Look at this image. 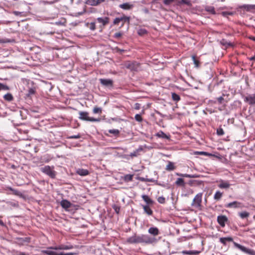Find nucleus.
Wrapping results in <instances>:
<instances>
[{
	"label": "nucleus",
	"mask_w": 255,
	"mask_h": 255,
	"mask_svg": "<svg viewBox=\"0 0 255 255\" xmlns=\"http://www.w3.org/2000/svg\"><path fill=\"white\" fill-rule=\"evenodd\" d=\"M157 241L154 237H151L145 234H135L127 240V242L129 244H151L156 243Z\"/></svg>",
	"instance_id": "nucleus-1"
},
{
	"label": "nucleus",
	"mask_w": 255,
	"mask_h": 255,
	"mask_svg": "<svg viewBox=\"0 0 255 255\" xmlns=\"http://www.w3.org/2000/svg\"><path fill=\"white\" fill-rule=\"evenodd\" d=\"M202 193L197 194L191 203V206L196 209L198 210H201L202 209Z\"/></svg>",
	"instance_id": "nucleus-2"
},
{
	"label": "nucleus",
	"mask_w": 255,
	"mask_h": 255,
	"mask_svg": "<svg viewBox=\"0 0 255 255\" xmlns=\"http://www.w3.org/2000/svg\"><path fill=\"white\" fill-rule=\"evenodd\" d=\"M41 171L48 175L52 178H54L56 176V172L54 170V167H51L49 165H46L43 167L41 168Z\"/></svg>",
	"instance_id": "nucleus-3"
},
{
	"label": "nucleus",
	"mask_w": 255,
	"mask_h": 255,
	"mask_svg": "<svg viewBox=\"0 0 255 255\" xmlns=\"http://www.w3.org/2000/svg\"><path fill=\"white\" fill-rule=\"evenodd\" d=\"M79 119L83 121H90V122H100V119H95L94 118H90L88 116L89 113L87 112H79Z\"/></svg>",
	"instance_id": "nucleus-4"
},
{
	"label": "nucleus",
	"mask_w": 255,
	"mask_h": 255,
	"mask_svg": "<svg viewBox=\"0 0 255 255\" xmlns=\"http://www.w3.org/2000/svg\"><path fill=\"white\" fill-rule=\"evenodd\" d=\"M233 244H234V246L236 248L240 250L243 252L248 254L250 255H255V251L248 249V248H246L245 247L242 246L240 244H238L234 242H233Z\"/></svg>",
	"instance_id": "nucleus-5"
},
{
	"label": "nucleus",
	"mask_w": 255,
	"mask_h": 255,
	"mask_svg": "<svg viewBox=\"0 0 255 255\" xmlns=\"http://www.w3.org/2000/svg\"><path fill=\"white\" fill-rule=\"evenodd\" d=\"M225 207L227 208L242 209L244 207V205L241 202L235 201L225 204Z\"/></svg>",
	"instance_id": "nucleus-6"
},
{
	"label": "nucleus",
	"mask_w": 255,
	"mask_h": 255,
	"mask_svg": "<svg viewBox=\"0 0 255 255\" xmlns=\"http://www.w3.org/2000/svg\"><path fill=\"white\" fill-rule=\"evenodd\" d=\"M124 65L126 68L131 71H137L139 67V64L136 62H126Z\"/></svg>",
	"instance_id": "nucleus-7"
},
{
	"label": "nucleus",
	"mask_w": 255,
	"mask_h": 255,
	"mask_svg": "<svg viewBox=\"0 0 255 255\" xmlns=\"http://www.w3.org/2000/svg\"><path fill=\"white\" fill-rule=\"evenodd\" d=\"M100 82L101 84L106 87L112 88L113 86V81L109 79H100Z\"/></svg>",
	"instance_id": "nucleus-8"
},
{
	"label": "nucleus",
	"mask_w": 255,
	"mask_h": 255,
	"mask_svg": "<svg viewBox=\"0 0 255 255\" xmlns=\"http://www.w3.org/2000/svg\"><path fill=\"white\" fill-rule=\"evenodd\" d=\"M244 101L250 105H255V94L248 95L245 96Z\"/></svg>",
	"instance_id": "nucleus-9"
},
{
	"label": "nucleus",
	"mask_w": 255,
	"mask_h": 255,
	"mask_svg": "<svg viewBox=\"0 0 255 255\" xmlns=\"http://www.w3.org/2000/svg\"><path fill=\"white\" fill-rule=\"evenodd\" d=\"M50 249L55 250H68L73 249V246L72 245H61L59 246H57L53 248H50Z\"/></svg>",
	"instance_id": "nucleus-10"
},
{
	"label": "nucleus",
	"mask_w": 255,
	"mask_h": 255,
	"mask_svg": "<svg viewBox=\"0 0 255 255\" xmlns=\"http://www.w3.org/2000/svg\"><path fill=\"white\" fill-rule=\"evenodd\" d=\"M227 220L228 219L225 216L221 215L217 217V221L222 227H224L225 226V223Z\"/></svg>",
	"instance_id": "nucleus-11"
},
{
	"label": "nucleus",
	"mask_w": 255,
	"mask_h": 255,
	"mask_svg": "<svg viewBox=\"0 0 255 255\" xmlns=\"http://www.w3.org/2000/svg\"><path fill=\"white\" fill-rule=\"evenodd\" d=\"M119 7L125 10H129L133 8V4L129 2H126L120 4Z\"/></svg>",
	"instance_id": "nucleus-12"
},
{
	"label": "nucleus",
	"mask_w": 255,
	"mask_h": 255,
	"mask_svg": "<svg viewBox=\"0 0 255 255\" xmlns=\"http://www.w3.org/2000/svg\"><path fill=\"white\" fill-rule=\"evenodd\" d=\"M230 184L228 181L221 180L220 184L218 185V187L221 189H228L230 187Z\"/></svg>",
	"instance_id": "nucleus-13"
},
{
	"label": "nucleus",
	"mask_w": 255,
	"mask_h": 255,
	"mask_svg": "<svg viewBox=\"0 0 255 255\" xmlns=\"http://www.w3.org/2000/svg\"><path fill=\"white\" fill-rule=\"evenodd\" d=\"M61 206L62 208L67 209L71 207L72 204L67 200H62L60 203Z\"/></svg>",
	"instance_id": "nucleus-14"
},
{
	"label": "nucleus",
	"mask_w": 255,
	"mask_h": 255,
	"mask_svg": "<svg viewBox=\"0 0 255 255\" xmlns=\"http://www.w3.org/2000/svg\"><path fill=\"white\" fill-rule=\"evenodd\" d=\"M97 20L98 22L102 23L103 26L106 25L109 22V18L108 17H105L104 18L98 17Z\"/></svg>",
	"instance_id": "nucleus-15"
},
{
	"label": "nucleus",
	"mask_w": 255,
	"mask_h": 255,
	"mask_svg": "<svg viewBox=\"0 0 255 255\" xmlns=\"http://www.w3.org/2000/svg\"><path fill=\"white\" fill-rule=\"evenodd\" d=\"M155 136L162 138H165L167 139H170V135L166 134L162 130H160L159 132L156 133Z\"/></svg>",
	"instance_id": "nucleus-16"
},
{
	"label": "nucleus",
	"mask_w": 255,
	"mask_h": 255,
	"mask_svg": "<svg viewBox=\"0 0 255 255\" xmlns=\"http://www.w3.org/2000/svg\"><path fill=\"white\" fill-rule=\"evenodd\" d=\"M148 233L154 236H157L159 234V230L156 227H151L148 230Z\"/></svg>",
	"instance_id": "nucleus-17"
},
{
	"label": "nucleus",
	"mask_w": 255,
	"mask_h": 255,
	"mask_svg": "<svg viewBox=\"0 0 255 255\" xmlns=\"http://www.w3.org/2000/svg\"><path fill=\"white\" fill-rule=\"evenodd\" d=\"M77 173L80 176H86L89 174V172L87 169L79 168L77 170Z\"/></svg>",
	"instance_id": "nucleus-18"
},
{
	"label": "nucleus",
	"mask_w": 255,
	"mask_h": 255,
	"mask_svg": "<svg viewBox=\"0 0 255 255\" xmlns=\"http://www.w3.org/2000/svg\"><path fill=\"white\" fill-rule=\"evenodd\" d=\"M143 210L144 212L149 216H151L153 214V211L149 207L148 205H141Z\"/></svg>",
	"instance_id": "nucleus-19"
},
{
	"label": "nucleus",
	"mask_w": 255,
	"mask_h": 255,
	"mask_svg": "<svg viewBox=\"0 0 255 255\" xmlns=\"http://www.w3.org/2000/svg\"><path fill=\"white\" fill-rule=\"evenodd\" d=\"M219 241L224 245H226L227 242H233V239L232 237H228L225 238H220Z\"/></svg>",
	"instance_id": "nucleus-20"
},
{
	"label": "nucleus",
	"mask_w": 255,
	"mask_h": 255,
	"mask_svg": "<svg viewBox=\"0 0 255 255\" xmlns=\"http://www.w3.org/2000/svg\"><path fill=\"white\" fill-rule=\"evenodd\" d=\"M141 197L147 205H152L153 203V201L147 195H142Z\"/></svg>",
	"instance_id": "nucleus-21"
},
{
	"label": "nucleus",
	"mask_w": 255,
	"mask_h": 255,
	"mask_svg": "<svg viewBox=\"0 0 255 255\" xmlns=\"http://www.w3.org/2000/svg\"><path fill=\"white\" fill-rule=\"evenodd\" d=\"M175 169L174 163L171 161H168V164L166 165L165 169L167 171H172Z\"/></svg>",
	"instance_id": "nucleus-22"
},
{
	"label": "nucleus",
	"mask_w": 255,
	"mask_h": 255,
	"mask_svg": "<svg viewBox=\"0 0 255 255\" xmlns=\"http://www.w3.org/2000/svg\"><path fill=\"white\" fill-rule=\"evenodd\" d=\"M181 253L183 255H197L200 253L199 252L197 251H183Z\"/></svg>",
	"instance_id": "nucleus-23"
},
{
	"label": "nucleus",
	"mask_w": 255,
	"mask_h": 255,
	"mask_svg": "<svg viewBox=\"0 0 255 255\" xmlns=\"http://www.w3.org/2000/svg\"><path fill=\"white\" fill-rule=\"evenodd\" d=\"M223 193L221 192L220 191H217L214 194V199L216 201H219L221 199Z\"/></svg>",
	"instance_id": "nucleus-24"
},
{
	"label": "nucleus",
	"mask_w": 255,
	"mask_h": 255,
	"mask_svg": "<svg viewBox=\"0 0 255 255\" xmlns=\"http://www.w3.org/2000/svg\"><path fill=\"white\" fill-rule=\"evenodd\" d=\"M205 9L206 11L215 14V10L214 7L212 6L207 5L205 7Z\"/></svg>",
	"instance_id": "nucleus-25"
},
{
	"label": "nucleus",
	"mask_w": 255,
	"mask_h": 255,
	"mask_svg": "<svg viewBox=\"0 0 255 255\" xmlns=\"http://www.w3.org/2000/svg\"><path fill=\"white\" fill-rule=\"evenodd\" d=\"M176 175L178 176H181L182 177L196 178L197 177V176H196V175L182 174V173H177Z\"/></svg>",
	"instance_id": "nucleus-26"
},
{
	"label": "nucleus",
	"mask_w": 255,
	"mask_h": 255,
	"mask_svg": "<svg viewBox=\"0 0 255 255\" xmlns=\"http://www.w3.org/2000/svg\"><path fill=\"white\" fill-rule=\"evenodd\" d=\"M3 98L5 100L10 102L13 100V97L10 93H7L4 95Z\"/></svg>",
	"instance_id": "nucleus-27"
},
{
	"label": "nucleus",
	"mask_w": 255,
	"mask_h": 255,
	"mask_svg": "<svg viewBox=\"0 0 255 255\" xmlns=\"http://www.w3.org/2000/svg\"><path fill=\"white\" fill-rule=\"evenodd\" d=\"M171 96H172V99L174 101L177 102L180 101V97L179 95H178L176 93H172Z\"/></svg>",
	"instance_id": "nucleus-28"
},
{
	"label": "nucleus",
	"mask_w": 255,
	"mask_h": 255,
	"mask_svg": "<svg viewBox=\"0 0 255 255\" xmlns=\"http://www.w3.org/2000/svg\"><path fill=\"white\" fill-rule=\"evenodd\" d=\"M239 215L241 218L243 219L247 218L249 216L250 214L248 212L244 211L239 213Z\"/></svg>",
	"instance_id": "nucleus-29"
},
{
	"label": "nucleus",
	"mask_w": 255,
	"mask_h": 255,
	"mask_svg": "<svg viewBox=\"0 0 255 255\" xmlns=\"http://www.w3.org/2000/svg\"><path fill=\"white\" fill-rule=\"evenodd\" d=\"M175 184L178 186H184L185 185L184 181L183 179L181 178H177V180L175 182Z\"/></svg>",
	"instance_id": "nucleus-30"
},
{
	"label": "nucleus",
	"mask_w": 255,
	"mask_h": 255,
	"mask_svg": "<svg viewBox=\"0 0 255 255\" xmlns=\"http://www.w3.org/2000/svg\"><path fill=\"white\" fill-rule=\"evenodd\" d=\"M8 189L9 190L13 192V194H14L15 195H17L18 196H22V194L20 191H19L17 190H15V189H14L12 188L11 187H9Z\"/></svg>",
	"instance_id": "nucleus-31"
},
{
	"label": "nucleus",
	"mask_w": 255,
	"mask_h": 255,
	"mask_svg": "<svg viewBox=\"0 0 255 255\" xmlns=\"http://www.w3.org/2000/svg\"><path fill=\"white\" fill-rule=\"evenodd\" d=\"M133 178V175L131 174H127L124 177V180L126 181H132Z\"/></svg>",
	"instance_id": "nucleus-32"
},
{
	"label": "nucleus",
	"mask_w": 255,
	"mask_h": 255,
	"mask_svg": "<svg viewBox=\"0 0 255 255\" xmlns=\"http://www.w3.org/2000/svg\"><path fill=\"white\" fill-rule=\"evenodd\" d=\"M85 3L91 6H96V0H86Z\"/></svg>",
	"instance_id": "nucleus-33"
},
{
	"label": "nucleus",
	"mask_w": 255,
	"mask_h": 255,
	"mask_svg": "<svg viewBox=\"0 0 255 255\" xmlns=\"http://www.w3.org/2000/svg\"><path fill=\"white\" fill-rule=\"evenodd\" d=\"M109 132L115 135H118L120 133V131L117 129H112L109 130Z\"/></svg>",
	"instance_id": "nucleus-34"
},
{
	"label": "nucleus",
	"mask_w": 255,
	"mask_h": 255,
	"mask_svg": "<svg viewBox=\"0 0 255 255\" xmlns=\"http://www.w3.org/2000/svg\"><path fill=\"white\" fill-rule=\"evenodd\" d=\"M43 252L44 254H46L48 255H57L58 254L57 253H56L54 251H49V250L43 251Z\"/></svg>",
	"instance_id": "nucleus-35"
},
{
	"label": "nucleus",
	"mask_w": 255,
	"mask_h": 255,
	"mask_svg": "<svg viewBox=\"0 0 255 255\" xmlns=\"http://www.w3.org/2000/svg\"><path fill=\"white\" fill-rule=\"evenodd\" d=\"M122 19V21H124V22H127L128 24L130 22V17L127 16H123L121 17Z\"/></svg>",
	"instance_id": "nucleus-36"
},
{
	"label": "nucleus",
	"mask_w": 255,
	"mask_h": 255,
	"mask_svg": "<svg viewBox=\"0 0 255 255\" xmlns=\"http://www.w3.org/2000/svg\"><path fill=\"white\" fill-rule=\"evenodd\" d=\"M241 8H244L245 9H251L254 7V6L250 4H244L243 5L241 6Z\"/></svg>",
	"instance_id": "nucleus-37"
},
{
	"label": "nucleus",
	"mask_w": 255,
	"mask_h": 255,
	"mask_svg": "<svg viewBox=\"0 0 255 255\" xmlns=\"http://www.w3.org/2000/svg\"><path fill=\"white\" fill-rule=\"evenodd\" d=\"M195 154L196 155H210L211 154L207 152L204 151H196L195 152Z\"/></svg>",
	"instance_id": "nucleus-38"
},
{
	"label": "nucleus",
	"mask_w": 255,
	"mask_h": 255,
	"mask_svg": "<svg viewBox=\"0 0 255 255\" xmlns=\"http://www.w3.org/2000/svg\"><path fill=\"white\" fill-rule=\"evenodd\" d=\"M93 112L94 114H101L102 113V109L99 107H95L93 109Z\"/></svg>",
	"instance_id": "nucleus-39"
},
{
	"label": "nucleus",
	"mask_w": 255,
	"mask_h": 255,
	"mask_svg": "<svg viewBox=\"0 0 255 255\" xmlns=\"http://www.w3.org/2000/svg\"><path fill=\"white\" fill-rule=\"evenodd\" d=\"M35 92V90L34 89L30 88L28 90V93L27 94V96H30L34 94Z\"/></svg>",
	"instance_id": "nucleus-40"
},
{
	"label": "nucleus",
	"mask_w": 255,
	"mask_h": 255,
	"mask_svg": "<svg viewBox=\"0 0 255 255\" xmlns=\"http://www.w3.org/2000/svg\"><path fill=\"white\" fill-rule=\"evenodd\" d=\"M9 89V88L7 86L1 83L0 84V90H8Z\"/></svg>",
	"instance_id": "nucleus-41"
},
{
	"label": "nucleus",
	"mask_w": 255,
	"mask_h": 255,
	"mask_svg": "<svg viewBox=\"0 0 255 255\" xmlns=\"http://www.w3.org/2000/svg\"><path fill=\"white\" fill-rule=\"evenodd\" d=\"M157 201L161 204H163L165 202V199L163 196L159 197L157 199Z\"/></svg>",
	"instance_id": "nucleus-42"
},
{
	"label": "nucleus",
	"mask_w": 255,
	"mask_h": 255,
	"mask_svg": "<svg viewBox=\"0 0 255 255\" xmlns=\"http://www.w3.org/2000/svg\"><path fill=\"white\" fill-rule=\"evenodd\" d=\"M134 118L136 121L139 122H141L142 121V118L141 115L139 114L135 115Z\"/></svg>",
	"instance_id": "nucleus-43"
},
{
	"label": "nucleus",
	"mask_w": 255,
	"mask_h": 255,
	"mask_svg": "<svg viewBox=\"0 0 255 255\" xmlns=\"http://www.w3.org/2000/svg\"><path fill=\"white\" fill-rule=\"evenodd\" d=\"M147 33V31L145 29H139L138 30V34L140 35H142Z\"/></svg>",
	"instance_id": "nucleus-44"
},
{
	"label": "nucleus",
	"mask_w": 255,
	"mask_h": 255,
	"mask_svg": "<svg viewBox=\"0 0 255 255\" xmlns=\"http://www.w3.org/2000/svg\"><path fill=\"white\" fill-rule=\"evenodd\" d=\"M217 133L218 135H223L224 134V131L222 128H219L217 130Z\"/></svg>",
	"instance_id": "nucleus-45"
},
{
	"label": "nucleus",
	"mask_w": 255,
	"mask_h": 255,
	"mask_svg": "<svg viewBox=\"0 0 255 255\" xmlns=\"http://www.w3.org/2000/svg\"><path fill=\"white\" fill-rule=\"evenodd\" d=\"M54 2V1H45V0H41L40 1V3L43 4V5L52 4Z\"/></svg>",
	"instance_id": "nucleus-46"
},
{
	"label": "nucleus",
	"mask_w": 255,
	"mask_h": 255,
	"mask_svg": "<svg viewBox=\"0 0 255 255\" xmlns=\"http://www.w3.org/2000/svg\"><path fill=\"white\" fill-rule=\"evenodd\" d=\"M121 21H122V19L121 17H117L114 19L113 23L115 25L118 24Z\"/></svg>",
	"instance_id": "nucleus-47"
},
{
	"label": "nucleus",
	"mask_w": 255,
	"mask_h": 255,
	"mask_svg": "<svg viewBox=\"0 0 255 255\" xmlns=\"http://www.w3.org/2000/svg\"><path fill=\"white\" fill-rule=\"evenodd\" d=\"M89 28L91 30H95L96 29V25H95V22H91L90 23V26H89Z\"/></svg>",
	"instance_id": "nucleus-48"
},
{
	"label": "nucleus",
	"mask_w": 255,
	"mask_h": 255,
	"mask_svg": "<svg viewBox=\"0 0 255 255\" xmlns=\"http://www.w3.org/2000/svg\"><path fill=\"white\" fill-rule=\"evenodd\" d=\"M221 43L225 45V46H231L232 44L230 42H228L227 41H225V40L223 39L221 41Z\"/></svg>",
	"instance_id": "nucleus-49"
},
{
	"label": "nucleus",
	"mask_w": 255,
	"mask_h": 255,
	"mask_svg": "<svg viewBox=\"0 0 255 255\" xmlns=\"http://www.w3.org/2000/svg\"><path fill=\"white\" fill-rule=\"evenodd\" d=\"M174 0H164L163 3L165 5H169L171 4Z\"/></svg>",
	"instance_id": "nucleus-50"
},
{
	"label": "nucleus",
	"mask_w": 255,
	"mask_h": 255,
	"mask_svg": "<svg viewBox=\"0 0 255 255\" xmlns=\"http://www.w3.org/2000/svg\"><path fill=\"white\" fill-rule=\"evenodd\" d=\"M74 253H64L63 252L58 253L57 255H74Z\"/></svg>",
	"instance_id": "nucleus-51"
},
{
	"label": "nucleus",
	"mask_w": 255,
	"mask_h": 255,
	"mask_svg": "<svg viewBox=\"0 0 255 255\" xmlns=\"http://www.w3.org/2000/svg\"><path fill=\"white\" fill-rule=\"evenodd\" d=\"M179 3H184L189 5L190 4V1L188 0H181V1L179 2Z\"/></svg>",
	"instance_id": "nucleus-52"
},
{
	"label": "nucleus",
	"mask_w": 255,
	"mask_h": 255,
	"mask_svg": "<svg viewBox=\"0 0 255 255\" xmlns=\"http://www.w3.org/2000/svg\"><path fill=\"white\" fill-rule=\"evenodd\" d=\"M217 100L218 101V103L219 104H221L223 103L224 99L223 98V97H220L217 98Z\"/></svg>",
	"instance_id": "nucleus-53"
},
{
	"label": "nucleus",
	"mask_w": 255,
	"mask_h": 255,
	"mask_svg": "<svg viewBox=\"0 0 255 255\" xmlns=\"http://www.w3.org/2000/svg\"><path fill=\"white\" fill-rule=\"evenodd\" d=\"M81 136L79 134H77V135H72L71 136L69 137L70 138H72V139H78L79 138H80Z\"/></svg>",
	"instance_id": "nucleus-54"
},
{
	"label": "nucleus",
	"mask_w": 255,
	"mask_h": 255,
	"mask_svg": "<svg viewBox=\"0 0 255 255\" xmlns=\"http://www.w3.org/2000/svg\"><path fill=\"white\" fill-rule=\"evenodd\" d=\"M106 0H96V6H97L102 2H104Z\"/></svg>",
	"instance_id": "nucleus-55"
},
{
	"label": "nucleus",
	"mask_w": 255,
	"mask_h": 255,
	"mask_svg": "<svg viewBox=\"0 0 255 255\" xmlns=\"http://www.w3.org/2000/svg\"><path fill=\"white\" fill-rule=\"evenodd\" d=\"M138 155V153L136 150L134 151L133 152L130 153V156L131 157H135Z\"/></svg>",
	"instance_id": "nucleus-56"
},
{
	"label": "nucleus",
	"mask_w": 255,
	"mask_h": 255,
	"mask_svg": "<svg viewBox=\"0 0 255 255\" xmlns=\"http://www.w3.org/2000/svg\"><path fill=\"white\" fill-rule=\"evenodd\" d=\"M194 63L195 65V66L198 67L199 65V61L197 60H195V61H194Z\"/></svg>",
	"instance_id": "nucleus-57"
},
{
	"label": "nucleus",
	"mask_w": 255,
	"mask_h": 255,
	"mask_svg": "<svg viewBox=\"0 0 255 255\" xmlns=\"http://www.w3.org/2000/svg\"><path fill=\"white\" fill-rule=\"evenodd\" d=\"M122 35L121 33H116L115 34V37H116V38H119L120 37H121Z\"/></svg>",
	"instance_id": "nucleus-58"
},
{
	"label": "nucleus",
	"mask_w": 255,
	"mask_h": 255,
	"mask_svg": "<svg viewBox=\"0 0 255 255\" xmlns=\"http://www.w3.org/2000/svg\"><path fill=\"white\" fill-rule=\"evenodd\" d=\"M22 241L23 242H28L29 243V239L28 238H25L24 239H21Z\"/></svg>",
	"instance_id": "nucleus-59"
},
{
	"label": "nucleus",
	"mask_w": 255,
	"mask_h": 255,
	"mask_svg": "<svg viewBox=\"0 0 255 255\" xmlns=\"http://www.w3.org/2000/svg\"><path fill=\"white\" fill-rule=\"evenodd\" d=\"M140 108V105L138 103L135 104V109L136 110H138Z\"/></svg>",
	"instance_id": "nucleus-60"
},
{
	"label": "nucleus",
	"mask_w": 255,
	"mask_h": 255,
	"mask_svg": "<svg viewBox=\"0 0 255 255\" xmlns=\"http://www.w3.org/2000/svg\"><path fill=\"white\" fill-rule=\"evenodd\" d=\"M249 59L251 61H255V55L254 56L249 58Z\"/></svg>",
	"instance_id": "nucleus-61"
},
{
	"label": "nucleus",
	"mask_w": 255,
	"mask_h": 255,
	"mask_svg": "<svg viewBox=\"0 0 255 255\" xmlns=\"http://www.w3.org/2000/svg\"><path fill=\"white\" fill-rule=\"evenodd\" d=\"M143 150V148L142 147H139L138 149H137L136 150V151H137V153H138V152L139 151H141Z\"/></svg>",
	"instance_id": "nucleus-62"
},
{
	"label": "nucleus",
	"mask_w": 255,
	"mask_h": 255,
	"mask_svg": "<svg viewBox=\"0 0 255 255\" xmlns=\"http://www.w3.org/2000/svg\"><path fill=\"white\" fill-rule=\"evenodd\" d=\"M18 255H29L28 254H26L24 252H20Z\"/></svg>",
	"instance_id": "nucleus-63"
},
{
	"label": "nucleus",
	"mask_w": 255,
	"mask_h": 255,
	"mask_svg": "<svg viewBox=\"0 0 255 255\" xmlns=\"http://www.w3.org/2000/svg\"><path fill=\"white\" fill-rule=\"evenodd\" d=\"M13 13H14L15 15H18L20 14L21 13V12H18V11H14L13 12Z\"/></svg>",
	"instance_id": "nucleus-64"
}]
</instances>
